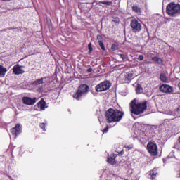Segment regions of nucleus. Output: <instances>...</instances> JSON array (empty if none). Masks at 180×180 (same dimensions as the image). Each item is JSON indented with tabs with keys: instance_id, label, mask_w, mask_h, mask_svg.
<instances>
[{
	"instance_id": "nucleus-1",
	"label": "nucleus",
	"mask_w": 180,
	"mask_h": 180,
	"mask_svg": "<svg viewBox=\"0 0 180 180\" xmlns=\"http://www.w3.org/2000/svg\"><path fill=\"white\" fill-rule=\"evenodd\" d=\"M124 112L117 109L109 108L105 112V120L108 123H117L123 119Z\"/></svg>"
},
{
	"instance_id": "nucleus-2",
	"label": "nucleus",
	"mask_w": 180,
	"mask_h": 180,
	"mask_svg": "<svg viewBox=\"0 0 180 180\" xmlns=\"http://www.w3.org/2000/svg\"><path fill=\"white\" fill-rule=\"evenodd\" d=\"M147 110V101H143L141 103L137 102L136 99H134L130 103V112L131 114V117H133V115H136L139 116V115H141V113H144V111Z\"/></svg>"
},
{
	"instance_id": "nucleus-3",
	"label": "nucleus",
	"mask_w": 180,
	"mask_h": 180,
	"mask_svg": "<svg viewBox=\"0 0 180 180\" xmlns=\"http://www.w3.org/2000/svg\"><path fill=\"white\" fill-rule=\"evenodd\" d=\"M167 13L169 16H178L180 15V4L174 2L169 3L167 6Z\"/></svg>"
},
{
	"instance_id": "nucleus-4",
	"label": "nucleus",
	"mask_w": 180,
	"mask_h": 180,
	"mask_svg": "<svg viewBox=\"0 0 180 180\" xmlns=\"http://www.w3.org/2000/svg\"><path fill=\"white\" fill-rule=\"evenodd\" d=\"M89 92V86L87 84H81L77 92L73 95V98L77 99V101H79L84 95H86Z\"/></svg>"
},
{
	"instance_id": "nucleus-5",
	"label": "nucleus",
	"mask_w": 180,
	"mask_h": 180,
	"mask_svg": "<svg viewBox=\"0 0 180 180\" xmlns=\"http://www.w3.org/2000/svg\"><path fill=\"white\" fill-rule=\"evenodd\" d=\"M110 86H112V83L106 80L98 84L96 86V92H103V91H108Z\"/></svg>"
},
{
	"instance_id": "nucleus-6",
	"label": "nucleus",
	"mask_w": 180,
	"mask_h": 180,
	"mask_svg": "<svg viewBox=\"0 0 180 180\" xmlns=\"http://www.w3.org/2000/svg\"><path fill=\"white\" fill-rule=\"evenodd\" d=\"M147 150L148 153L153 156L158 154V146L155 142H148L147 144Z\"/></svg>"
},
{
	"instance_id": "nucleus-7",
	"label": "nucleus",
	"mask_w": 180,
	"mask_h": 180,
	"mask_svg": "<svg viewBox=\"0 0 180 180\" xmlns=\"http://www.w3.org/2000/svg\"><path fill=\"white\" fill-rule=\"evenodd\" d=\"M130 25L134 33L141 32V23L139 22L137 20H132Z\"/></svg>"
},
{
	"instance_id": "nucleus-8",
	"label": "nucleus",
	"mask_w": 180,
	"mask_h": 180,
	"mask_svg": "<svg viewBox=\"0 0 180 180\" xmlns=\"http://www.w3.org/2000/svg\"><path fill=\"white\" fill-rule=\"evenodd\" d=\"M25 66L20 65H15L13 68V72L15 75H20L22 74H25V70L23 68Z\"/></svg>"
},
{
	"instance_id": "nucleus-9",
	"label": "nucleus",
	"mask_w": 180,
	"mask_h": 180,
	"mask_svg": "<svg viewBox=\"0 0 180 180\" xmlns=\"http://www.w3.org/2000/svg\"><path fill=\"white\" fill-rule=\"evenodd\" d=\"M22 132V126L20 124H17L15 127L11 129L12 135L14 136V139H16V136H19Z\"/></svg>"
},
{
	"instance_id": "nucleus-10",
	"label": "nucleus",
	"mask_w": 180,
	"mask_h": 180,
	"mask_svg": "<svg viewBox=\"0 0 180 180\" xmlns=\"http://www.w3.org/2000/svg\"><path fill=\"white\" fill-rule=\"evenodd\" d=\"M37 98H32L30 97H23L22 98V102L24 105H34L36 103V102L37 101Z\"/></svg>"
},
{
	"instance_id": "nucleus-11",
	"label": "nucleus",
	"mask_w": 180,
	"mask_h": 180,
	"mask_svg": "<svg viewBox=\"0 0 180 180\" xmlns=\"http://www.w3.org/2000/svg\"><path fill=\"white\" fill-rule=\"evenodd\" d=\"M161 92H165V94H170L172 92V87L169 85L163 84L160 87Z\"/></svg>"
},
{
	"instance_id": "nucleus-12",
	"label": "nucleus",
	"mask_w": 180,
	"mask_h": 180,
	"mask_svg": "<svg viewBox=\"0 0 180 180\" xmlns=\"http://www.w3.org/2000/svg\"><path fill=\"white\" fill-rule=\"evenodd\" d=\"M108 162L109 164H111L112 165H115L116 163V155L112 154L108 158Z\"/></svg>"
},
{
	"instance_id": "nucleus-13",
	"label": "nucleus",
	"mask_w": 180,
	"mask_h": 180,
	"mask_svg": "<svg viewBox=\"0 0 180 180\" xmlns=\"http://www.w3.org/2000/svg\"><path fill=\"white\" fill-rule=\"evenodd\" d=\"M38 107L41 109V110H44L47 106L46 105V101L44 99H41L40 102L38 103Z\"/></svg>"
},
{
	"instance_id": "nucleus-14",
	"label": "nucleus",
	"mask_w": 180,
	"mask_h": 180,
	"mask_svg": "<svg viewBox=\"0 0 180 180\" xmlns=\"http://www.w3.org/2000/svg\"><path fill=\"white\" fill-rule=\"evenodd\" d=\"M6 72H8V69L0 65V77H5Z\"/></svg>"
},
{
	"instance_id": "nucleus-15",
	"label": "nucleus",
	"mask_w": 180,
	"mask_h": 180,
	"mask_svg": "<svg viewBox=\"0 0 180 180\" xmlns=\"http://www.w3.org/2000/svg\"><path fill=\"white\" fill-rule=\"evenodd\" d=\"M149 175L153 180H157V169H153L152 171L149 172Z\"/></svg>"
},
{
	"instance_id": "nucleus-16",
	"label": "nucleus",
	"mask_w": 180,
	"mask_h": 180,
	"mask_svg": "<svg viewBox=\"0 0 180 180\" xmlns=\"http://www.w3.org/2000/svg\"><path fill=\"white\" fill-rule=\"evenodd\" d=\"M125 81H131L133 79V73L128 72L124 76Z\"/></svg>"
},
{
	"instance_id": "nucleus-17",
	"label": "nucleus",
	"mask_w": 180,
	"mask_h": 180,
	"mask_svg": "<svg viewBox=\"0 0 180 180\" xmlns=\"http://www.w3.org/2000/svg\"><path fill=\"white\" fill-rule=\"evenodd\" d=\"M160 81H162V82H167V81H168V77H167L165 73H162L160 74Z\"/></svg>"
},
{
	"instance_id": "nucleus-18",
	"label": "nucleus",
	"mask_w": 180,
	"mask_h": 180,
	"mask_svg": "<svg viewBox=\"0 0 180 180\" xmlns=\"http://www.w3.org/2000/svg\"><path fill=\"white\" fill-rule=\"evenodd\" d=\"M136 94H141L143 92V87H141V85L138 84L136 88Z\"/></svg>"
},
{
	"instance_id": "nucleus-19",
	"label": "nucleus",
	"mask_w": 180,
	"mask_h": 180,
	"mask_svg": "<svg viewBox=\"0 0 180 180\" xmlns=\"http://www.w3.org/2000/svg\"><path fill=\"white\" fill-rule=\"evenodd\" d=\"M43 79L44 78H41L40 79L36 80L34 82L33 85H41L43 84Z\"/></svg>"
},
{
	"instance_id": "nucleus-20",
	"label": "nucleus",
	"mask_w": 180,
	"mask_h": 180,
	"mask_svg": "<svg viewBox=\"0 0 180 180\" xmlns=\"http://www.w3.org/2000/svg\"><path fill=\"white\" fill-rule=\"evenodd\" d=\"M132 9L134 12H136V13H140L141 12V9L137 6H134Z\"/></svg>"
},
{
	"instance_id": "nucleus-21",
	"label": "nucleus",
	"mask_w": 180,
	"mask_h": 180,
	"mask_svg": "<svg viewBox=\"0 0 180 180\" xmlns=\"http://www.w3.org/2000/svg\"><path fill=\"white\" fill-rule=\"evenodd\" d=\"M152 60H153V61H156L159 64H161V63H162V59H161V58L153 57V58H152Z\"/></svg>"
},
{
	"instance_id": "nucleus-22",
	"label": "nucleus",
	"mask_w": 180,
	"mask_h": 180,
	"mask_svg": "<svg viewBox=\"0 0 180 180\" xmlns=\"http://www.w3.org/2000/svg\"><path fill=\"white\" fill-rule=\"evenodd\" d=\"M98 44H99V46H100V47H101V49L103 51H105V44H103V41H99L98 42Z\"/></svg>"
},
{
	"instance_id": "nucleus-23",
	"label": "nucleus",
	"mask_w": 180,
	"mask_h": 180,
	"mask_svg": "<svg viewBox=\"0 0 180 180\" xmlns=\"http://www.w3.org/2000/svg\"><path fill=\"white\" fill-rule=\"evenodd\" d=\"M118 49H119V45L112 44L111 46V50L112 51H115V50H118Z\"/></svg>"
},
{
	"instance_id": "nucleus-24",
	"label": "nucleus",
	"mask_w": 180,
	"mask_h": 180,
	"mask_svg": "<svg viewBox=\"0 0 180 180\" xmlns=\"http://www.w3.org/2000/svg\"><path fill=\"white\" fill-rule=\"evenodd\" d=\"M46 126H47V123H41L40 124V127L44 131H46Z\"/></svg>"
},
{
	"instance_id": "nucleus-25",
	"label": "nucleus",
	"mask_w": 180,
	"mask_h": 180,
	"mask_svg": "<svg viewBox=\"0 0 180 180\" xmlns=\"http://www.w3.org/2000/svg\"><path fill=\"white\" fill-rule=\"evenodd\" d=\"M100 4H103L104 5L110 6V5H112V1H100Z\"/></svg>"
},
{
	"instance_id": "nucleus-26",
	"label": "nucleus",
	"mask_w": 180,
	"mask_h": 180,
	"mask_svg": "<svg viewBox=\"0 0 180 180\" xmlns=\"http://www.w3.org/2000/svg\"><path fill=\"white\" fill-rule=\"evenodd\" d=\"M118 56H120V57L122 59V60H126L127 58V56H125L124 54H119Z\"/></svg>"
},
{
	"instance_id": "nucleus-27",
	"label": "nucleus",
	"mask_w": 180,
	"mask_h": 180,
	"mask_svg": "<svg viewBox=\"0 0 180 180\" xmlns=\"http://www.w3.org/2000/svg\"><path fill=\"white\" fill-rule=\"evenodd\" d=\"M139 61H143L144 60V56L143 55H139L138 57Z\"/></svg>"
},
{
	"instance_id": "nucleus-28",
	"label": "nucleus",
	"mask_w": 180,
	"mask_h": 180,
	"mask_svg": "<svg viewBox=\"0 0 180 180\" xmlns=\"http://www.w3.org/2000/svg\"><path fill=\"white\" fill-rule=\"evenodd\" d=\"M97 40H98V43L99 41H103L102 36L100 34L97 35Z\"/></svg>"
},
{
	"instance_id": "nucleus-29",
	"label": "nucleus",
	"mask_w": 180,
	"mask_h": 180,
	"mask_svg": "<svg viewBox=\"0 0 180 180\" xmlns=\"http://www.w3.org/2000/svg\"><path fill=\"white\" fill-rule=\"evenodd\" d=\"M124 148H127L128 150H131V148H133V146L132 145L125 146Z\"/></svg>"
},
{
	"instance_id": "nucleus-30",
	"label": "nucleus",
	"mask_w": 180,
	"mask_h": 180,
	"mask_svg": "<svg viewBox=\"0 0 180 180\" xmlns=\"http://www.w3.org/2000/svg\"><path fill=\"white\" fill-rule=\"evenodd\" d=\"M108 130H109V127H106L103 130V133H108Z\"/></svg>"
},
{
	"instance_id": "nucleus-31",
	"label": "nucleus",
	"mask_w": 180,
	"mask_h": 180,
	"mask_svg": "<svg viewBox=\"0 0 180 180\" xmlns=\"http://www.w3.org/2000/svg\"><path fill=\"white\" fill-rule=\"evenodd\" d=\"M88 47H89V51H91L92 50V44L89 43L88 45Z\"/></svg>"
},
{
	"instance_id": "nucleus-32",
	"label": "nucleus",
	"mask_w": 180,
	"mask_h": 180,
	"mask_svg": "<svg viewBox=\"0 0 180 180\" xmlns=\"http://www.w3.org/2000/svg\"><path fill=\"white\" fill-rule=\"evenodd\" d=\"M87 72H92V68L87 69Z\"/></svg>"
},
{
	"instance_id": "nucleus-33",
	"label": "nucleus",
	"mask_w": 180,
	"mask_h": 180,
	"mask_svg": "<svg viewBox=\"0 0 180 180\" xmlns=\"http://www.w3.org/2000/svg\"><path fill=\"white\" fill-rule=\"evenodd\" d=\"M177 112L179 113V112H180V108H179L177 109Z\"/></svg>"
},
{
	"instance_id": "nucleus-34",
	"label": "nucleus",
	"mask_w": 180,
	"mask_h": 180,
	"mask_svg": "<svg viewBox=\"0 0 180 180\" xmlns=\"http://www.w3.org/2000/svg\"><path fill=\"white\" fill-rule=\"evenodd\" d=\"M2 1H11V0H2Z\"/></svg>"
}]
</instances>
